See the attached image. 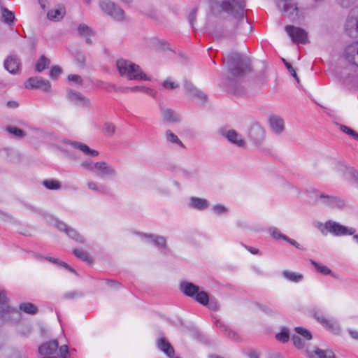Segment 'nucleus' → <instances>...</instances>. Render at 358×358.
Wrapping results in <instances>:
<instances>
[{
  "instance_id": "nucleus-1",
  "label": "nucleus",
  "mask_w": 358,
  "mask_h": 358,
  "mask_svg": "<svg viewBox=\"0 0 358 358\" xmlns=\"http://www.w3.org/2000/svg\"><path fill=\"white\" fill-rule=\"evenodd\" d=\"M215 5L218 9L227 13L230 19L224 22L223 30H214V38L218 39L224 36L233 39L241 35H246L252 31V26L245 17L244 0H217Z\"/></svg>"
},
{
  "instance_id": "nucleus-2",
  "label": "nucleus",
  "mask_w": 358,
  "mask_h": 358,
  "mask_svg": "<svg viewBox=\"0 0 358 358\" xmlns=\"http://www.w3.org/2000/svg\"><path fill=\"white\" fill-rule=\"evenodd\" d=\"M228 65V70L231 77L236 78L243 76L250 71V62L248 57L241 56L237 52H233L224 59Z\"/></svg>"
},
{
  "instance_id": "nucleus-3",
  "label": "nucleus",
  "mask_w": 358,
  "mask_h": 358,
  "mask_svg": "<svg viewBox=\"0 0 358 358\" xmlns=\"http://www.w3.org/2000/svg\"><path fill=\"white\" fill-rule=\"evenodd\" d=\"M116 66L120 76L130 80H150L140 66L129 60L120 59L116 62Z\"/></svg>"
},
{
  "instance_id": "nucleus-4",
  "label": "nucleus",
  "mask_w": 358,
  "mask_h": 358,
  "mask_svg": "<svg viewBox=\"0 0 358 358\" xmlns=\"http://www.w3.org/2000/svg\"><path fill=\"white\" fill-rule=\"evenodd\" d=\"M345 57L350 63V66L341 73L343 82H345L346 76L350 73V71H353L355 72L356 69L358 68V41L346 47Z\"/></svg>"
},
{
  "instance_id": "nucleus-5",
  "label": "nucleus",
  "mask_w": 358,
  "mask_h": 358,
  "mask_svg": "<svg viewBox=\"0 0 358 358\" xmlns=\"http://www.w3.org/2000/svg\"><path fill=\"white\" fill-rule=\"evenodd\" d=\"M101 9L107 15H110L116 20L121 21L124 20V12L115 3L110 0H101L99 1Z\"/></svg>"
},
{
  "instance_id": "nucleus-6",
  "label": "nucleus",
  "mask_w": 358,
  "mask_h": 358,
  "mask_svg": "<svg viewBox=\"0 0 358 358\" xmlns=\"http://www.w3.org/2000/svg\"><path fill=\"white\" fill-rule=\"evenodd\" d=\"M315 193L316 196L319 198L321 203L329 207L343 209L348 206L347 202L341 197L325 194L319 191H315Z\"/></svg>"
},
{
  "instance_id": "nucleus-7",
  "label": "nucleus",
  "mask_w": 358,
  "mask_h": 358,
  "mask_svg": "<svg viewBox=\"0 0 358 358\" xmlns=\"http://www.w3.org/2000/svg\"><path fill=\"white\" fill-rule=\"evenodd\" d=\"M8 299L3 292H0V324L13 320L14 315H17L18 312L7 304Z\"/></svg>"
},
{
  "instance_id": "nucleus-8",
  "label": "nucleus",
  "mask_w": 358,
  "mask_h": 358,
  "mask_svg": "<svg viewBox=\"0 0 358 358\" xmlns=\"http://www.w3.org/2000/svg\"><path fill=\"white\" fill-rule=\"evenodd\" d=\"M345 30L350 36H358V6L350 11L345 24Z\"/></svg>"
},
{
  "instance_id": "nucleus-9",
  "label": "nucleus",
  "mask_w": 358,
  "mask_h": 358,
  "mask_svg": "<svg viewBox=\"0 0 358 358\" xmlns=\"http://www.w3.org/2000/svg\"><path fill=\"white\" fill-rule=\"evenodd\" d=\"M96 175L101 178H115L117 172L115 168L105 161L96 162Z\"/></svg>"
},
{
  "instance_id": "nucleus-10",
  "label": "nucleus",
  "mask_w": 358,
  "mask_h": 358,
  "mask_svg": "<svg viewBox=\"0 0 358 358\" xmlns=\"http://www.w3.org/2000/svg\"><path fill=\"white\" fill-rule=\"evenodd\" d=\"M285 30L294 43L304 44L308 42L307 33L304 29L293 25H287Z\"/></svg>"
},
{
  "instance_id": "nucleus-11",
  "label": "nucleus",
  "mask_w": 358,
  "mask_h": 358,
  "mask_svg": "<svg viewBox=\"0 0 358 358\" xmlns=\"http://www.w3.org/2000/svg\"><path fill=\"white\" fill-rule=\"evenodd\" d=\"M311 314L317 322L328 330L331 331L335 334H338L340 331L338 324L335 321L327 319L321 310L313 309L311 311Z\"/></svg>"
},
{
  "instance_id": "nucleus-12",
  "label": "nucleus",
  "mask_w": 358,
  "mask_h": 358,
  "mask_svg": "<svg viewBox=\"0 0 358 358\" xmlns=\"http://www.w3.org/2000/svg\"><path fill=\"white\" fill-rule=\"evenodd\" d=\"M279 9L282 10L285 16L294 21L298 18V8L290 0H279L277 3Z\"/></svg>"
},
{
  "instance_id": "nucleus-13",
  "label": "nucleus",
  "mask_w": 358,
  "mask_h": 358,
  "mask_svg": "<svg viewBox=\"0 0 358 358\" xmlns=\"http://www.w3.org/2000/svg\"><path fill=\"white\" fill-rule=\"evenodd\" d=\"M325 229L335 236L352 235L355 230L352 228L348 229L346 227L334 221H328L324 224Z\"/></svg>"
},
{
  "instance_id": "nucleus-14",
  "label": "nucleus",
  "mask_w": 358,
  "mask_h": 358,
  "mask_svg": "<svg viewBox=\"0 0 358 358\" xmlns=\"http://www.w3.org/2000/svg\"><path fill=\"white\" fill-rule=\"evenodd\" d=\"M25 87L29 90L41 89L45 92H50L51 85L47 80L41 77H31L25 83Z\"/></svg>"
},
{
  "instance_id": "nucleus-15",
  "label": "nucleus",
  "mask_w": 358,
  "mask_h": 358,
  "mask_svg": "<svg viewBox=\"0 0 358 358\" xmlns=\"http://www.w3.org/2000/svg\"><path fill=\"white\" fill-rule=\"evenodd\" d=\"M220 134L226 138L230 143L239 147L243 148L245 145V141L242 136L234 129H221Z\"/></svg>"
},
{
  "instance_id": "nucleus-16",
  "label": "nucleus",
  "mask_w": 358,
  "mask_h": 358,
  "mask_svg": "<svg viewBox=\"0 0 358 358\" xmlns=\"http://www.w3.org/2000/svg\"><path fill=\"white\" fill-rule=\"evenodd\" d=\"M56 227L61 231L66 233L71 238L81 243H85V239L75 229L68 227L64 222L57 221Z\"/></svg>"
},
{
  "instance_id": "nucleus-17",
  "label": "nucleus",
  "mask_w": 358,
  "mask_h": 358,
  "mask_svg": "<svg viewBox=\"0 0 358 358\" xmlns=\"http://www.w3.org/2000/svg\"><path fill=\"white\" fill-rule=\"evenodd\" d=\"M68 99L75 104L83 107H90L91 102L89 99L83 96L81 93L70 90L67 93Z\"/></svg>"
},
{
  "instance_id": "nucleus-18",
  "label": "nucleus",
  "mask_w": 358,
  "mask_h": 358,
  "mask_svg": "<svg viewBox=\"0 0 358 358\" xmlns=\"http://www.w3.org/2000/svg\"><path fill=\"white\" fill-rule=\"evenodd\" d=\"M268 124L271 131L277 135L282 134L285 128L284 120L278 115L271 116Z\"/></svg>"
},
{
  "instance_id": "nucleus-19",
  "label": "nucleus",
  "mask_w": 358,
  "mask_h": 358,
  "mask_svg": "<svg viewBox=\"0 0 358 358\" xmlns=\"http://www.w3.org/2000/svg\"><path fill=\"white\" fill-rule=\"evenodd\" d=\"M306 352L308 358H336L334 352L329 349L315 348L313 350L307 349Z\"/></svg>"
},
{
  "instance_id": "nucleus-20",
  "label": "nucleus",
  "mask_w": 358,
  "mask_h": 358,
  "mask_svg": "<svg viewBox=\"0 0 358 358\" xmlns=\"http://www.w3.org/2000/svg\"><path fill=\"white\" fill-rule=\"evenodd\" d=\"M184 87L190 97L199 101H205L206 95L200 90L197 89L192 83L185 80Z\"/></svg>"
},
{
  "instance_id": "nucleus-21",
  "label": "nucleus",
  "mask_w": 358,
  "mask_h": 358,
  "mask_svg": "<svg viewBox=\"0 0 358 358\" xmlns=\"http://www.w3.org/2000/svg\"><path fill=\"white\" fill-rule=\"evenodd\" d=\"M4 68L10 73H18L20 66V61L16 55H10L4 61Z\"/></svg>"
},
{
  "instance_id": "nucleus-22",
  "label": "nucleus",
  "mask_w": 358,
  "mask_h": 358,
  "mask_svg": "<svg viewBox=\"0 0 358 358\" xmlns=\"http://www.w3.org/2000/svg\"><path fill=\"white\" fill-rule=\"evenodd\" d=\"M339 171L341 173L342 176L345 180L357 185L358 187V171H357L352 167H348L344 166H340Z\"/></svg>"
},
{
  "instance_id": "nucleus-23",
  "label": "nucleus",
  "mask_w": 358,
  "mask_h": 358,
  "mask_svg": "<svg viewBox=\"0 0 358 358\" xmlns=\"http://www.w3.org/2000/svg\"><path fill=\"white\" fill-rule=\"evenodd\" d=\"M180 288L185 295L190 297H194L199 291V287L197 285L187 281L182 282Z\"/></svg>"
},
{
  "instance_id": "nucleus-24",
  "label": "nucleus",
  "mask_w": 358,
  "mask_h": 358,
  "mask_svg": "<svg viewBox=\"0 0 358 358\" xmlns=\"http://www.w3.org/2000/svg\"><path fill=\"white\" fill-rule=\"evenodd\" d=\"M163 120L166 122H178L180 120V116L176 111L167 108H161Z\"/></svg>"
},
{
  "instance_id": "nucleus-25",
  "label": "nucleus",
  "mask_w": 358,
  "mask_h": 358,
  "mask_svg": "<svg viewBox=\"0 0 358 358\" xmlns=\"http://www.w3.org/2000/svg\"><path fill=\"white\" fill-rule=\"evenodd\" d=\"M66 10L62 6H58L48 12V18L53 21H59L62 20L65 15Z\"/></svg>"
},
{
  "instance_id": "nucleus-26",
  "label": "nucleus",
  "mask_w": 358,
  "mask_h": 358,
  "mask_svg": "<svg viewBox=\"0 0 358 358\" xmlns=\"http://www.w3.org/2000/svg\"><path fill=\"white\" fill-rule=\"evenodd\" d=\"M69 144L73 148L80 150L85 155L92 156H97L99 155V152L97 150L90 149L87 145L83 143L77 141H69Z\"/></svg>"
},
{
  "instance_id": "nucleus-27",
  "label": "nucleus",
  "mask_w": 358,
  "mask_h": 358,
  "mask_svg": "<svg viewBox=\"0 0 358 358\" xmlns=\"http://www.w3.org/2000/svg\"><path fill=\"white\" fill-rule=\"evenodd\" d=\"M189 206L199 210H202L208 208V201L206 199L198 197H192L189 200Z\"/></svg>"
},
{
  "instance_id": "nucleus-28",
  "label": "nucleus",
  "mask_w": 358,
  "mask_h": 358,
  "mask_svg": "<svg viewBox=\"0 0 358 358\" xmlns=\"http://www.w3.org/2000/svg\"><path fill=\"white\" fill-rule=\"evenodd\" d=\"M158 348L165 352L169 357H172L174 355V350L170 343L164 338H161L157 343Z\"/></svg>"
},
{
  "instance_id": "nucleus-29",
  "label": "nucleus",
  "mask_w": 358,
  "mask_h": 358,
  "mask_svg": "<svg viewBox=\"0 0 358 358\" xmlns=\"http://www.w3.org/2000/svg\"><path fill=\"white\" fill-rule=\"evenodd\" d=\"M282 274L284 278L294 282H299L303 279V275L301 273L291 271H283Z\"/></svg>"
},
{
  "instance_id": "nucleus-30",
  "label": "nucleus",
  "mask_w": 358,
  "mask_h": 358,
  "mask_svg": "<svg viewBox=\"0 0 358 358\" xmlns=\"http://www.w3.org/2000/svg\"><path fill=\"white\" fill-rule=\"evenodd\" d=\"M1 20L8 25H11L15 20L14 13L6 8H1Z\"/></svg>"
},
{
  "instance_id": "nucleus-31",
  "label": "nucleus",
  "mask_w": 358,
  "mask_h": 358,
  "mask_svg": "<svg viewBox=\"0 0 358 358\" xmlns=\"http://www.w3.org/2000/svg\"><path fill=\"white\" fill-rule=\"evenodd\" d=\"M310 262L311 264L315 267V268L320 273L325 275H331L334 276V275L332 274L331 270L329 268H328L327 266L323 265L320 263H318L313 259H310Z\"/></svg>"
},
{
  "instance_id": "nucleus-32",
  "label": "nucleus",
  "mask_w": 358,
  "mask_h": 358,
  "mask_svg": "<svg viewBox=\"0 0 358 358\" xmlns=\"http://www.w3.org/2000/svg\"><path fill=\"white\" fill-rule=\"evenodd\" d=\"M165 137L168 142L179 145L181 148H184V145L178 137L173 134L171 130H166L165 132Z\"/></svg>"
},
{
  "instance_id": "nucleus-33",
  "label": "nucleus",
  "mask_w": 358,
  "mask_h": 358,
  "mask_svg": "<svg viewBox=\"0 0 358 358\" xmlns=\"http://www.w3.org/2000/svg\"><path fill=\"white\" fill-rule=\"evenodd\" d=\"M143 237L150 239V241L159 247L164 248L166 246V241L164 237L154 236V235H144Z\"/></svg>"
},
{
  "instance_id": "nucleus-34",
  "label": "nucleus",
  "mask_w": 358,
  "mask_h": 358,
  "mask_svg": "<svg viewBox=\"0 0 358 358\" xmlns=\"http://www.w3.org/2000/svg\"><path fill=\"white\" fill-rule=\"evenodd\" d=\"M20 309L26 313L36 314L38 313V308L31 303H22L20 305Z\"/></svg>"
},
{
  "instance_id": "nucleus-35",
  "label": "nucleus",
  "mask_w": 358,
  "mask_h": 358,
  "mask_svg": "<svg viewBox=\"0 0 358 358\" xmlns=\"http://www.w3.org/2000/svg\"><path fill=\"white\" fill-rule=\"evenodd\" d=\"M50 63V60L44 55H42L36 64V71L41 72L49 66Z\"/></svg>"
},
{
  "instance_id": "nucleus-36",
  "label": "nucleus",
  "mask_w": 358,
  "mask_h": 358,
  "mask_svg": "<svg viewBox=\"0 0 358 358\" xmlns=\"http://www.w3.org/2000/svg\"><path fill=\"white\" fill-rule=\"evenodd\" d=\"M6 129L10 134L19 138H22L25 136L24 131L16 127L8 126Z\"/></svg>"
},
{
  "instance_id": "nucleus-37",
  "label": "nucleus",
  "mask_w": 358,
  "mask_h": 358,
  "mask_svg": "<svg viewBox=\"0 0 358 358\" xmlns=\"http://www.w3.org/2000/svg\"><path fill=\"white\" fill-rule=\"evenodd\" d=\"M194 299L202 305H207L208 303V295L204 291H199Z\"/></svg>"
},
{
  "instance_id": "nucleus-38",
  "label": "nucleus",
  "mask_w": 358,
  "mask_h": 358,
  "mask_svg": "<svg viewBox=\"0 0 358 358\" xmlns=\"http://www.w3.org/2000/svg\"><path fill=\"white\" fill-rule=\"evenodd\" d=\"M73 254L76 257H77L78 258L81 259L84 262H86L87 263H91L92 262L91 258L89 257L88 254L85 251H84V250H80V249H74L73 250Z\"/></svg>"
},
{
  "instance_id": "nucleus-39",
  "label": "nucleus",
  "mask_w": 358,
  "mask_h": 358,
  "mask_svg": "<svg viewBox=\"0 0 358 358\" xmlns=\"http://www.w3.org/2000/svg\"><path fill=\"white\" fill-rule=\"evenodd\" d=\"M78 34L81 36H92V30L86 24H80L78 27Z\"/></svg>"
},
{
  "instance_id": "nucleus-40",
  "label": "nucleus",
  "mask_w": 358,
  "mask_h": 358,
  "mask_svg": "<svg viewBox=\"0 0 358 358\" xmlns=\"http://www.w3.org/2000/svg\"><path fill=\"white\" fill-rule=\"evenodd\" d=\"M295 331L299 334L298 336L303 337L304 340L310 341L312 339L311 333L306 329L303 327H296Z\"/></svg>"
},
{
  "instance_id": "nucleus-41",
  "label": "nucleus",
  "mask_w": 358,
  "mask_h": 358,
  "mask_svg": "<svg viewBox=\"0 0 358 358\" xmlns=\"http://www.w3.org/2000/svg\"><path fill=\"white\" fill-rule=\"evenodd\" d=\"M89 189L94 192H98L99 193H104L106 191L105 186H99L96 182L89 181L87 184Z\"/></svg>"
},
{
  "instance_id": "nucleus-42",
  "label": "nucleus",
  "mask_w": 358,
  "mask_h": 358,
  "mask_svg": "<svg viewBox=\"0 0 358 358\" xmlns=\"http://www.w3.org/2000/svg\"><path fill=\"white\" fill-rule=\"evenodd\" d=\"M289 330L287 328H283L282 331L275 335V338L283 343L289 341Z\"/></svg>"
},
{
  "instance_id": "nucleus-43",
  "label": "nucleus",
  "mask_w": 358,
  "mask_h": 358,
  "mask_svg": "<svg viewBox=\"0 0 358 358\" xmlns=\"http://www.w3.org/2000/svg\"><path fill=\"white\" fill-rule=\"evenodd\" d=\"M162 87L164 90H175L179 87V84L178 83L174 82L170 78H167L165 80L163 81Z\"/></svg>"
},
{
  "instance_id": "nucleus-44",
  "label": "nucleus",
  "mask_w": 358,
  "mask_h": 358,
  "mask_svg": "<svg viewBox=\"0 0 358 358\" xmlns=\"http://www.w3.org/2000/svg\"><path fill=\"white\" fill-rule=\"evenodd\" d=\"M96 162H94L91 159H87L81 162L80 166L85 170L92 171L95 173L96 171Z\"/></svg>"
},
{
  "instance_id": "nucleus-45",
  "label": "nucleus",
  "mask_w": 358,
  "mask_h": 358,
  "mask_svg": "<svg viewBox=\"0 0 358 358\" xmlns=\"http://www.w3.org/2000/svg\"><path fill=\"white\" fill-rule=\"evenodd\" d=\"M43 185L49 189H58L61 185L59 182L55 180H46L43 181Z\"/></svg>"
},
{
  "instance_id": "nucleus-46",
  "label": "nucleus",
  "mask_w": 358,
  "mask_h": 358,
  "mask_svg": "<svg viewBox=\"0 0 358 358\" xmlns=\"http://www.w3.org/2000/svg\"><path fill=\"white\" fill-rule=\"evenodd\" d=\"M217 325L220 328H222L223 329V331L226 332V334L227 335V336H229L231 338L235 339V340L238 339V335L236 334V333L230 329H228V328L224 324H223L221 322H217Z\"/></svg>"
},
{
  "instance_id": "nucleus-47",
  "label": "nucleus",
  "mask_w": 358,
  "mask_h": 358,
  "mask_svg": "<svg viewBox=\"0 0 358 358\" xmlns=\"http://www.w3.org/2000/svg\"><path fill=\"white\" fill-rule=\"evenodd\" d=\"M293 343L296 348L298 349L303 348L305 346V341L300 336L294 335L292 338Z\"/></svg>"
},
{
  "instance_id": "nucleus-48",
  "label": "nucleus",
  "mask_w": 358,
  "mask_h": 358,
  "mask_svg": "<svg viewBox=\"0 0 358 358\" xmlns=\"http://www.w3.org/2000/svg\"><path fill=\"white\" fill-rule=\"evenodd\" d=\"M340 129L343 132H344V133L351 136L354 139L356 140V138H358V133H357L355 131H354L353 129H350V127H348L347 126H345V125L341 124L340 125Z\"/></svg>"
},
{
  "instance_id": "nucleus-49",
  "label": "nucleus",
  "mask_w": 358,
  "mask_h": 358,
  "mask_svg": "<svg viewBox=\"0 0 358 358\" xmlns=\"http://www.w3.org/2000/svg\"><path fill=\"white\" fill-rule=\"evenodd\" d=\"M126 90H130V91H132V92H136V91H141V90H145L147 93L152 95V96H155V92L151 89H145V87H140V86H135V87H127L125 88L122 92H124Z\"/></svg>"
},
{
  "instance_id": "nucleus-50",
  "label": "nucleus",
  "mask_w": 358,
  "mask_h": 358,
  "mask_svg": "<svg viewBox=\"0 0 358 358\" xmlns=\"http://www.w3.org/2000/svg\"><path fill=\"white\" fill-rule=\"evenodd\" d=\"M115 127L113 123L106 122L104 124L103 132L108 136H111L115 133Z\"/></svg>"
},
{
  "instance_id": "nucleus-51",
  "label": "nucleus",
  "mask_w": 358,
  "mask_h": 358,
  "mask_svg": "<svg viewBox=\"0 0 358 358\" xmlns=\"http://www.w3.org/2000/svg\"><path fill=\"white\" fill-rule=\"evenodd\" d=\"M282 61H283L285 66L287 67V70L290 73V74L295 78V80H296L297 83H299L300 80H299V77H298V76L296 74V72L295 69L285 59H282Z\"/></svg>"
},
{
  "instance_id": "nucleus-52",
  "label": "nucleus",
  "mask_w": 358,
  "mask_h": 358,
  "mask_svg": "<svg viewBox=\"0 0 358 358\" xmlns=\"http://www.w3.org/2000/svg\"><path fill=\"white\" fill-rule=\"evenodd\" d=\"M61 73H62V69L59 66H53L50 71V77L52 79L55 80L57 78V77L60 75Z\"/></svg>"
},
{
  "instance_id": "nucleus-53",
  "label": "nucleus",
  "mask_w": 358,
  "mask_h": 358,
  "mask_svg": "<svg viewBox=\"0 0 358 358\" xmlns=\"http://www.w3.org/2000/svg\"><path fill=\"white\" fill-rule=\"evenodd\" d=\"M271 234L272 237L275 239L282 238L284 241L287 239V236L281 234L280 231L275 228L271 230Z\"/></svg>"
},
{
  "instance_id": "nucleus-54",
  "label": "nucleus",
  "mask_w": 358,
  "mask_h": 358,
  "mask_svg": "<svg viewBox=\"0 0 358 358\" xmlns=\"http://www.w3.org/2000/svg\"><path fill=\"white\" fill-rule=\"evenodd\" d=\"M213 210L214 211L215 213L217 215H221L222 213H226L227 211V209L224 206L217 204L213 207Z\"/></svg>"
},
{
  "instance_id": "nucleus-55",
  "label": "nucleus",
  "mask_w": 358,
  "mask_h": 358,
  "mask_svg": "<svg viewBox=\"0 0 358 358\" xmlns=\"http://www.w3.org/2000/svg\"><path fill=\"white\" fill-rule=\"evenodd\" d=\"M59 353L62 357V358H70L69 357V348L66 345H62L59 348Z\"/></svg>"
},
{
  "instance_id": "nucleus-56",
  "label": "nucleus",
  "mask_w": 358,
  "mask_h": 358,
  "mask_svg": "<svg viewBox=\"0 0 358 358\" xmlns=\"http://www.w3.org/2000/svg\"><path fill=\"white\" fill-rule=\"evenodd\" d=\"M68 80L71 82H74L78 85H82L83 80L81 77L76 74L69 75L68 76Z\"/></svg>"
},
{
  "instance_id": "nucleus-57",
  "label": "nucleus",
  "mask_w": 358,
  "mask_h": 358,
  "mask_svg": "<svg viewBox=\"0 0 358 358\" xmlns=\"http://www.w3.org/2000/svg\"><path fill=\"white\" fill-rule=\"evenodd\" d=\"M196 18V10H193L189 15L188 20L190 25L194 28V22Z\"/></svg>"
},
{
  "instance_id": "nucleus-58",
  "label": "nucleus",
  "mask_w": 358,
  "mask_h": 358,
  "mask_svg": "<svg viewBox=\"0 0 358 358\" xmlns=\"http://www.w3.org/2000/svg\"><path fill=\"white\" fill-rule=\"evenodd\" d=\"M338 1L339 4L344 8L350 7L352 4H353L356 1V0H338Z\"/></svg>"
},
{
  "instance_id": "nucleus-59",
  "label": "nucleus",
  "mask_w": 358,
  "mask_h": 358,
  "mask_svg": "<svg viewBox=\"0 0 358 358\" xmlns=\"http://www.w3.org/2000/svg\"><path fill=\"white\" fill-rule=\"evenodd\" d=\"M76 60L79 64L83 65L85 62V57L82 52H77L76 55Z\"/></svg>"
},
{
  "instance_id": "nucleus-60",
  "label": "nucleus",
  "mask_w": 358,
  "mask_h": 358,
  "mask_svg": "<svg viewBox=\"0 0 358 358\" xmlns=\"http://www.w3.org/2000/svg\"><path fill=\"white\" fill-rule=\"evenodd\" d=\"M57 264L61 265L62 266L64 267L65 268L68 269L71 272L76 273V271L72 267H71L69 265H68L66 262H60L59 260V262H57Z\"/></svg>"
},
{
  "instance_id": "nucleus-61",
  "label": "nucleus",
  "mask_w": 358,
  "mask_h": 358,
  "mask_svg": "<svg viewBox=\"0 0 358 358\" xmlns=\"http://www.w3.org/2000/svg\"><path fill=\"white\" fill-rule=\"evenodd\" d=\"M285 241L289 243L291 245H294V247H296L298 249H302L300 247V245L296 241L291 239V238H288L287 236V239H285Z\"/></svg>"
},
{
  "instance_id": "nucleus-62",
  "label": "nucleus",
  "mask_w": 358,
  "mask_h": 358,
  "mask_svg": "<svg viewBox=\"0 0 358 358\" xmlns=\"http://www.w3.org/2000/svg\"><path fill=\"white\" fill-rule=\"evenodd\" d=\"M348 332L353 339L358 341V331L349 329Z\"/></svg>"
},
{
  "instance_id": "nucleus-63",
  "label": "nucleus",
  "mask_w": 358,
  "mask_h": 358,
  "mask_svg": "<svg viewBox=\"0 0 358 358\" xmlns=\"http://www.w3.org/2000/svg\"><path fill=\"white\" fill-rule=\"evenodd\" d=\"M7 106L10 108H17L18 106V104L15 101H8Z\"/></svg>"
},
{
  "instance_id": "nucleus-64",
  "label": "nucleus",
  "mask_w": 358,
  "mask_h": 358,
  "mask_svg": "<svg viewBox=\"0 0 358 358\" xmlns=\"http://www.w3.org/2000/svg\"><path fill=\"white\" fill-rule=\"evenodd\" d=\"M248 250L252 253V254H257L259 252V250L258 249H256V248H248Z\"/></svg>"
}]
</instances>
